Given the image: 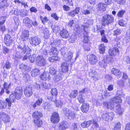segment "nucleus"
<instances>
[{
	"label": "nucleus",
	"mask_w": 130,
	"mask_h": 130,
	"mask_svg": "<svg viewBox=\"0 0 130 130\" xmlns=\"http://www.w3.org/2000/svg\"><path fill=\"white\" fill-rule=\"evenodd\" d=\"M103 105L104 106L106 107L107 108H109L111 109H113L114 107V104L112 102H111V100L109 102H104Z\"/></svg>",
	"instance_id": "5701e85b"
},
{
	"label": "nucleus",
	"mask_w": 130,
	"mask_h": 130,
	"mask_svg": "<svg viewBox=\"0 0 130 130\" xmlns=\"http://www.w3.org/2000/svg\"><path fill=\"white\" fill-rule=\"evenodd\" d=\"M61 44V40L59 39H55L54 40L53 42L51 43V45L52 47H56L58 46Z\"/></svg>",
	"instance_id": "a211bd4d"
},
{
	"label": "nucleus",
	"mask_w": 130,
	"mask_h": 130,
	"mask_svg": "<svg viewBox=\"0 0 130 130\" xmlns=\"http://www.w3.org/2000/svg\"><path fill=\"white\" fill-rule=\"evenodd\" d=\"M56 106L57 107H59V106L61 107L63 105V103L61 102L59 100L57 101H56Z\"/></svg>",
	"instance_id": "680f3d73"
},
{
	"label": "nucleus",
	"mask_w": 130,
	"mask_h": 130,
	"mask_svg": "<svg viewBox=\"0 0 130 130\" xmlns=\"http://www.w3.org/2000/svg\"><path fill=\"white\" fill-rule=\"evenodd\" d=\"M93 122L91 120L85 121L81 124L82 127L83 128L88 127L93 123Z\"/></svg>",
	"instance_id": "b1692460"
},
{
	"label": "nucleus",
	"mask_w": 130,
	"mask_h": 130,
	"mask_svg": "<svg viewBox=\"0 0 130 130\" xmlns=\"http://www.w3.org/2000/svg\"><path fill=\"white\" fill-rule=\"evenodd\" d=\"M48 98L49 100L54 102L57 100L56 96L52 95L51 96H50V97H48Z\"/></svg>",
	"instance_id": "6e6d98bb"
},
{
	"label": "nucleus",
	"mask_w": 130,
	"mask_h": 130,
	"mask_svg": "<svg viewBox=\"0 0 130 130\" xmlns=\"http://www.w3.org/2000/svg\"><path fill=\"white\" fill-rule=\"evenodd\" d=\"M70 110H71L70 109L66 108H64L63 109V113L67 116H68Z\"/></svg>",
	"instance_id": "603ef678"
},
{
	"label": "nucleus",
	"mask_w": 130,
	"mask_h": 130,
	"mask_svg": "<svg viewBox=\"0 0 130 130\" xmlns=\"http://www.w3.org/2000/svg\"><path fill=\"white\" fill-rule=\"evenodd\" d=\"M36 64L40 67L44 66L46 63V59L41 56H39L36 57Z\"/></svg>",
	"instance_id": "423d86ee"
},
{
	"label": "nucleus",
	"mask_w": 130,
	"mask_h": 130,
	"mask_svg": "<svg viewBox=\"0 0 130 130\" xmlns=\"http://www.w3.org/2000/svg\"><path fill=\"white\" fill-rule=\"evenodd\" d=\"M49 51V54L51 56H56L58 53V51H57V48L54 47H52Z\"/></svg>",
	"instance_id": "412c9836"
},
{
	"label": "nucleus",
	"mask_w": 130,
	"mask_h": 130,
	"mask_svg": "<svg viewBox=\"0 0 130 130\" xmlns=\"http://www.w3.org/2000/svg\"><path fill=\"white\" fill-rule=\"evenodd\" d=\"M23 23L25 24L26 26L29 28L32 26V21L28 17H26L23 19Z\"/></svg>",
	"instance_id": "9d476101"
},
{
	"label": "nucleus",
	"mask_w": 130,
	"mask_h": 130,
	"mask_svg": "<svg viewBox=\"0 0 130 130\" xmlns=\"http://www.w3.org/2000/svg\"><path fill=\"white\" fill-rule=\"evenodd\" d=\"M114 117V115L113 112H108L103 113L102 115V118L105 120L108 121H111Z\"/></svg>",
	"instance_id": "39448f33"
},
{
	"label": "nucleus",
	"mask_w": 130,
	"mask_h": 130,
	"mask_svg": "<svg viewBox=\"0 0 130 130\" xmlns=\"http://www.w3.org/2000/svg\"><path fill=\"white\" fill-rule=\"evenodd\" d=\"M122 102V100L121 98L119 97H115L111 100V102H112L113 103H121Z\"/></svg>",
	"instance_id": "bb28decb"
},
{
	"label": "nucleus",
	"mask_w": 130,
	"mask_h": 130,
	"mask_svg": "<svg viewBox=\"0 0 130 130\" xmlns=\"http://www.w3.org/2000/svg\"><path fill=\"white\" fill-rule=\"evenodd\" d=\"M123 60L127 64H130V58L129 56H124L123 58Z\"/></svg>",
	"instance_id": "864d4df0"
},
{
	"label": "nucleus",
	"mask_w": 130,
	"mask_h": 130,
	"mask_svg": "<svg viewBox=\"0 0 130 130\" xmlns=\"http://www.w3.org/2000/svg\"><path fill=\"white\" fill-rule=\"evenodd\" d=\"M8 115L4 112H0V117L4 122H7L8 121Z\"/></svg>",
	"instance_id": "393cba45"
},
{
	"label": "nucleus",
	"mask_w": 130,
	"mask_h": 130,
	"mask_svg": "<svg viewBox=\"0 0 130 130\" xmlns=\"http://www.w3.org/2000/svg\"><path fill=\"white\" fill-rule=\"evenodd\" d=\"M31 40L32 44L35 46L38 45L41 42L40 39L38 37L32 38Z\"/></svg>",
	"instance_id": "4468645a"
},
{
	"label": "nucleus",
	"mask_w": 130,
	"mask_h": 130,
	"mask_svg": "<svg viewBox=\"0 0 130 130\" xmlns=\"http://www.w3.org/2000/svg\"><path fill=\"white\" fill-rule=\"evenodd\" d=\"M68 126V123L66 121H63L60 123L58 128L60 130H64Z\"/></svg>",
	"instance_id": "ddd939ff"
},
{
	"label": "nucleus",
	"mask_w": 130,
	"mask_h": 130,
	"mask_svg": "<svg viewBox=\"0 0 130 130\" xmlns=\"http://www.w3.org/2000/svg\"><path fill=\"white\" fill-rule=\"evenodd\" d=\"M111 72L112 74L116 75H120L121 74V72L119 70L114 68L112 69Z\"/></svg>",
	"instance_id": "72a5a7b5"
},
{
	"label": "nucleus",
	"mask_w": 130,
	"mask_h": 130,
	"mask_svg": "<svg viewBox=\"0 0 130 130\" xmlns=\"http://www.w3.org/2000/svg\"><path fill=\"white\" fill-rule=\"evenodd\" d=\"M62 75L61 73H59L54 77V81L56 82H58L61 79Z\"/></svg>",
	"instance_id": "473e14b6"
},
{
	"label": "nucleus",
	"mask_w": 130,
	"mask_h": 130,
	"mask_svg": "<svg viewBox=\"0 0 130 130\" xmlns=\"http://www.w3.org/2000/svg\"><path fill=\"white\" fill-rule=\"evenodd\" d=\"M8 34H7L5 36V37L4 39V43L7 46V45L8 43Z\"/></svg>",
	"instance_id": "13d9d810"
},
{
	"label": "nucleus",
	"mask_w": 130,
	"mask_h": 130,
	"mask_svg": "<svg viewBox=\"0 0 130 130\" xmlns=\"http://www.w3.org/2000/svg\"><path fill=\"white\" fill-rule=\"evenodd\" d=\"M105 48L104 45L103 44H101L99 46L100 52V53L103 54L105 50Z\"/></svg>",
	"instance_id": "a19ab883"
},
{
	"label": "nucleus",
	"mask_w": 130,
	"mask_h": 130,
	"mask_svg": "<svg viewBox=\"0 0 130 130\" xmlns=\"http://www.w3.org/2000/svg\"><path fill=\"white\" fill-rule=\"evenodd\" d=\"M24 79L25 80L27 81L30 79V77L29 75L27 73H23V74Z\"/></svg>",
	"instance_id": "a18cd8bd"
},
{
	"label": "nucleus",
	"mask_w": 130,
	"mask_h": 130,
	"mask_svg": "<svg viewBox=\"0 0 130 130\" xmlns=\"http://www.w3.org/2000/svg\"><path fill=\"white\" fill-rule=\"evenodd\" d=\"M89 74L93 78V79L96 81L99 78V75L95 70L91 69V71L90 72Z\"/></svg>",
	"instance_id": "9b49d317"
},
{
	"label": "nucleus",
	"mask_w": 130,
	"mask_h": 130,
	"mask_svg": "<svg viewBox=\"0 0 130 130\" xmlns=\"http://www.w3.org/2000/svg\"><path fill=\"white\" fill-rule=\"evenodd\" d=\"M34 122L39 127H40L42 124L41 120L39 119L34 120Z\"/></svg>",
	"instance_id": "37998d69"
},
{
	"label": "nucleus",
	"mask_w": 130,
	"mask_h": 130,
	"mask_svg": "<svg viewBox=\"0 0 130 130\" xmlns=\"http://www.w3.org/2000/svg\"><path fill=\"white\" fill-rule=\"evenodd\" d=\"M90 11H91V10H89L87 9H85L82 11V13L84 14H89L90 13Z\"/></svg>",
	"instance_id": "774afa93"
},
{
	"label": "nucleus",
	"mask_w": 130,
	"mask_h": 130,
	"mask_svg": "<svg viewBox=\"0 0 130 130\" xmlns=\"http://www.w3.org/2000/svg\"><path fill=\"white\" fill-rule=\"evenodd\" d=\"M40 70L37 68L33 69L31 72V75L33 77L37 76L40 73Z\"/></svg>",
	"instance_id": "a878e982"
},
{
	"label": "nucleus",
	"mask_w": 130,
	"mask_h": 130,
	"mask_svg": "<svg viewBox=\"0 0 130 130\" xmlns=\"http://www.w3.org/2000/svg\"><path fill=\"white\" fill-rule=\"evenodd\" d=\"M29 36L28 34L22 33L21 36V38L23 41L18 47L19 49L23 50V52L26 54H28L31 51V50L30 48L26 45V40L28 39Z\"/></svg>",
	"instance_id": "f257e3e1"
},
{
	"label": "nucleus",
	"mask_w": 130,
	"mask_h": 130,
	"mask_svg": "<svg viewBox=\"0 0 130 130\" xmlns=\"http://www.w3.org/2000/svg\"><path fill=\"white\" fill-rule=\"evenodd\" d=\"M114 21V18L112 15L106 14L102 17V23L103 26H107L111 24Z\"/></svg>",
	"instance_id": "f03ea898"
},
{
	"label": "nucleus",
	"mask_w": 130,
	"mask_h": 130,
	"mask_svg": "<svg viewBox=\"0 0 130 130\" xmlns=\"http://www.w3.org/2000/svg\"><path fill=\"white\" fill-rule=\"evenodd\" d=\"M42 56L43 57H47L48 56V52L47 50L46 49L43 50L42 53Z\"/></svg>",
	"instance_id": "8fccbe9b"
},
{
	"label": "nucleus",
	"mask_w": 130,
	"mask_h": 130,
	"mask_svg": "<svg viewBox=\"0 0 130 130\" xmlns=\"http://www.w3.org/2000/svg\"><path fill=\"white\" fill-rule=\"evenodd\" d=\"M7 0H3L0 2V9L3 8L4 6H7Z\"/></svg>",
	"instance_id": "ea45409f"
},
{
	"label": "nucleus",
	"mask_w": 130,
	"mask_h": 130,
	"mask_svg": "<svg viewBox=\"0 0 130 130\" xmlns=\"http://www.w3.org/2000/svg\"><path fill=\"white\" fill-rule=\"evenodd\" d=\"M20 14L21 17H23L28 15V11L26 10H21L20 12Z\"/></svg>",
	"instance_id": "c9c22d12"
},
{
	"label": "nucleus",
	"mask_w": 130,
	"mask_h": 130,
	"mask_svg": "<svg viewBox=\"0 0 130 130\" xmlns=\"http://www.w3.org/2000/svg\"><path fill=\"white\" fill-rule=\"evenodd\" d=\"M107 62L106 59L104 58L102 60L99 62V65L101 67L105 68L107 66Z\"/></svg>",
	"instance_id": "cd10ccee"
},
{
	"label": "nucleus",
	"mask_w": 130,
	"mask_h": 130,
	"mask_svg": "<svg viewBox=\"0 0 130 130\" xmlns=\"http://www.w3.org/2000/svg\"><path fill=\"white\" fill-rule=\"evenodd\" d=\"M9 107L11 106V103L13 102L15 98L14 93H12L10 94L9 97Z\"/></svg>",
	"instance_id": "c85d7f7f"
},
{
	"label": "nucleus",
	"mask_w": 130,
	"mask_h": 130,
	"mask_svg": "<svg viewBox=\"0 0 130 130\" xmlns=\"http://www.w3.org/2000/svg\"><path fill=\"white\" fill-rule=\"evenodd\" d=\"M43 102V99L42 98H38L36 101V104L39 106Z\"/></svg>",
	"instance_id": "69168bd1"
},
{
	"label": "nucleus",
	"mask_w": 130,
	"mask_h": 130,
	"mask_svg": "<svg viewBox=\"0 0 130 130\" xmlns=\"http://www.w3.org/2000/svg\"><path fill=\"white\" fill-rule=\"evenodd\" d=\"M89 61L91 64H95L98 61V59L94 55L91 54L89 56Z\"/></svg>",
	"instance_id": "f8f14e48"
},
{
	"label": "nucleus",
	"mask_w": 130,
	"mask_h": 130,
	"mask_svg": "<svg viewBox=\"0 0 130 130\" xmlns=\"http://www.w3.org/2000/svg\"><path fill=\"white\" fill-rule=\"evenodd\" d=\"M89 108V104L88 103H84L80 107V109L83 112L86 113Z\"/></svg>",
	"instance_id": "2eb2a0df"
},
{
	"label": "nucleus",
	"mask_w": 130,
	"mask_h": 130,
	"mask_svg": "<svg viewBox=\"0 0 130 130\" xmlns=\"http://www.w3.org/2000/svg\"><path fill=\"white\" fill-rule=\"evenodd\" d=\"M106 61L107 60L108 62L112 63L113 61V58L110 56L106 57L105 58Z\"/></svg>",
	"instance_id": "0e129e2a"
},
{
	"label": "nucleus",
	"mask_w": 130,
	"mask_h": 130,
	"mask_svg": "<svg viewBox=\"0 0 130 130\" xmlns=\"http://www.w3.org/2000/svg\"><path fill=\"white\" fill-rule=\"evenodd\" d=\"M79 11V7H76L74 10L68 13V15L72 17H74L76 14H78Z\"/></svg>",
	"instance_id": "f3484780"
},
{
	"label": "nucleus",
	"mask_w": 130,
	"mask_h": 130,
	"mask_svg": "<svg viewBox=\"0 0 130 130\" xmlns=\"http://www.w3.org/2000/svg\"><path fill=\"white\" fill-rule=\"evenodd\" d=\"M61 67L62 68L61 70L63 72H66L68 71V65L66 62H63Z\"/></svg>",
	"instance_id": "4be33fe9"
},
{
	"label": "nucleus",
	"mask_w": 130,
	"mask_h": 130,
	"mask_svg": "<svg viewBox=\"0 0 130 130\" xmlns=\"http://www.w3.org/2000/svg\"><path fill=\"white\" fill-rule=\"evenodd\" d=\"M60 58L57 56H52L48 58V60L50 62H55L60 59Z\"/></svg>",
	"instance_id": "2f4dec72"
},
{
	"label": "nucleus",
	"mask_w": 130,
	"mask_h": 130,
	"mask_svg": "<svg viewBox=\"0 0 130 130\" xmlns=\"http://www.w3.org/2000/svg\"><path fill=\"white\" fill-rule=\"evenodd\" d=\"M57 71L53 67H50L49 69V72L51 74L53 75L55 74Z\"/></svg>",
	"instance_id": "c03bdc74"
},
{
	"label": "nucleus",
	"mask_w": 130,
	"mask_h": 130,
	"mask_svg": "<svg viewBox=\"0 0 130 130\" xmlns=\"http://www.w3.org/2000/svg\"><path fill=\"white\" fill-rule=\"evenodd\" d=\"M36 58V55L35 54H33L32 55H30L28 56L29 60L31 63L33 62L34 61Z\"/></svg>",
	"instance_id": "3c124183"
},
{
	"label": "nucleus",
	"mask_w": 130,
	"mask_h": 130,
	"mask_svg": "<svg viewBox=\"0 0 130 130\" xmlns=\"http://www.w3.org/2000/svg\"><path fill=\"white\" fill-rule=\"evenodd\" d=\"M84 39L83 42L85 43H87L88 41V37L87 35V33H84Z\"/></svg>",
	"instance_id": "49530a36"
},
{
	"label": "nucleus",
	"mask_w": 130,
	"mask_h": 130,
	"mask_svg": "<svg viewBox=\"0 0 130 130\" xmlns=\"http://www.w3.org/2000/svg\"><path fill=\"white\" fill-rule=\"evenodd\" d=\"M62 55L63 56V58L66 61L70 60L73 56L72 52L68 51L65 47L62 48L60 50Z\"/></svg>",
	"instance_id": "7ed1b4c3"
},
{
	"label": "nucleus",
	"mask_w": 130,
	"mask_h": 130,
	"mask_svg": "<svg viewBox=\"0 0 130 130\" xmlns=\"http://www.w3.org/2000/svg\"><path fill=\"white\" fill-rule=\"evenodd\" d=\"M93 22V21L92 20L89 19L87 20V24H88V25L85 23L83 25H81V28L83 30L84 32H87V31H88L89 30V25H92Z\"/></svg>",
	"instance_id": "6e6552de"
},
{
	"label": "nucleus",
	"mask_w": 130,
	"mask_h": 130,
	"mask_svg": "<svg viewBox=\"0 0 130 130\" xmlns=\"http://www.w3.org/2000/svg\"><path fill=\"white\" fill-rule=\"evenodd\" d=\"M22 88L21 87H19L16 88L15 93H14L15 99L18 100L21 98L22 94Z\"/></svg>",
	"instance_id": "1a4fd4ad"
},
{
	"label": "nucleus",
	"mask_w": 130,
	"mask_h": 130,
	"mask_svg": "<svg viewBox=\"0 0 130 130\" xmlns=\"http://www.w3.org/2000/svg\"><path fill=\"white\" fill-rule=\"evenodd\" d=\"M117 2L118 3L120 4H125L126 0H114Z\"/></svg>",
	"instance_id": "e2e57ef3"
},
{
	"label": "nucleus",
	"mask_w": 130,
	"mask_h": 130,
	"mask_svg": "<svg viewBox=\"0 0 130 130\" xmlns=\"http://www.w3.org/2000/svg\"><path fill=\"white\" fill-rule=\"evenodd\" d=\"M50 118L51 121L54 124L57 123L60 121V117L59 114L56 112H54L53 113Z\"/></svg>",
	"instance_id": "20e7f679"
},
{
	"label": "nucleus",
	"mask_w": 130,
	"mask_h": 130,
	"mask_svg": "<svg viewBox=\"0 0 130 130\" xmlns=\"http://www.w3.org/2000/svg\"><path fill=\"white\" fill-rule=\"evenodd\" d=\"M93 123L94 126L96 127L95 130H104L102 128L99 127L98 124L95 121H93Z\"/></svg>",
	"instance_id": "79ce46f5"
},
{
	"label": "nucleus",
	"mask_w": 130,
	"mask_h": 130,
	"mask_svg": "<svg viewBox=\"0 0 130 130\" xmlns=\"http://www.w3.org/2000/svg\"><path fill=\"white\" fill-rule=\"evenodd\" d=\"M78 91L77 90H75L72 91L70 94V97L71 98H75L78 94Z\"/></svg>",
	"instance_id": "e433bc0d"
},
{
	"label": "nucleus",
	"mask_w": 130,
	"mask_h": 130,
	"mask_svg": "<svg viewBox=\"0 0 130 130\" xmlns=\"http://www.w3.org/2000/svg\"><path fill=\"white\" fill-rule=\"evenodd\" d=\"M3 85L4 89L6 90V93L8 94V86L7 85V83L6 82H4Z\"/></svg>",
	"instance_id": "052dcab7"
},
{
	"label": "nucleus",
	"mask_w": 130,
	"mask_h": 130,
	"mask_svg": "<svg viewBox=\"0 0 130 130\" xmlns=\"http://www.w3.org/2000/svg\"><path fill=\"white\" fill-rule=\"evenodd\" d=\"M106 5L102 3L98 4L97 6V9L98 11H104L106 10Z\"/></svg>",
	"instance_id": "dca6fc26"
},
{
	"label": "nucleus",
	"mask_w": 130,
	"mask_h": 130,
	"mask_svg": "<svg viewBox=\"0 0 130 130\" xmlns=\"http://www.w3.org/2000/svg\"><path fill=\"white\" fill-rule=\"evenodd\" d=\"M19 68L22 70L23 69H24L25 70L28 71V66L26 64H24L23 63H21L19 65Z\"/></svg>",
	"instance_id": "58836bf2"
},
{
	"label": "nucleus",
	"mask_w": 130,
	"mask_h": 130,
	"mask_svg": "<svg viewBox=\"0 0 130 130\" xmlns=\"http://www.w3.org/2000/svg\"><path fill=\"white\" fill-rule=\"evenodd\" d=\"M33 92L32 88L30 86L26 87L24 90L25 95L28 98L30 97L32 95Z\"/></svg>",
	"instance_id": "0eeeda50"
},
{
	"label": "nucleus",
	"mask_w": 130,
	"mask_h": 130,
	"mask_svg": "<svg viewBox=\"0 0 130 130\" xmlns=\"http://www.w3.org/2000/svg\"><path fill=\"white\" fill-rule=\"evenodd\" d=\"M40 18L41 19V20L42 21V22L43 23V24H45V22H47L48 20L46 17L43 18L42 16H40Z\"/></svg>",
	"instance_id": "bf43d9fd"
},
{
	"label": "nucleus",
	"mask_w": 130,
	"mask_h": 130,
	"mask_svg": "<svg viewBox=\"0 0 130 130\" xmlns=\"http://www.w3.org/2000/svg\"><path fill=\"white\" fill-rule=\"evenodd\" d=\"M117 84L121 87H123L124 85V81L123 80H121L117 82Z\"/></svg>",
	"instance_id": "4d7b16f0"
},
{
	"label": "nucleus",
	"mask_w": 130,
	"mask_h": 130,
	"mask_svg": "<svg viewBox=\"0 0 130 130\" xmlns=\"http://www.w3.org/2000/svg\"><path fill=\"white\" fill-rule=\"evenodd\" d=\"M119 50L117 48L115 47L110 49L109 51V53L110 56H112L116 55L119 52Z\"/></svg>",
	"instance_id": "6ab92c4d"
},
{
	"label": "nucleus",
	"mask_w": 130,
	"mask_h": 130,
	"mask_svg": "<svg viewBox=\"0 0 130 130\" xmlns=\"http://www.w3.org/2000/svg\"><path fill=\"white\" fill-rule=\"evenodd\" d=\"M68 116H69V117H71L72 118H74L75 117V114L71 110L70 111V112H69V113L68 115Z\"/></svg>",
	"instance_id": "338daca9"
},
{
	"label": "nucleus",
	"mask_w": 130,
	"mask_h": 130,
	"mask_svg": "<svg viewBox=\"0 0 130 130\" xmlns=\"http://www.w3.org/2000/svg\"><path fill=\"white\" fill-rule=\"evenodd\" d=\"M60 35L63 38H67L69 36V33H60Z\"/></svg>",
	"instance_id": "5fc2aeb1"
},
{
	"label": "nucleus",
	"mask_w": 130,
	"mask_h": 130,
	"mask_svg": "<svg viewBox=\"0 0 130 130\" xmlns=\"http://www.w3.org/2000/svg\"><path fill=\"white\" fill-rule=\"evenodd\" d=\"M85 97L82 94H80L78 96L77 100L79 103H84L85 101Z\"/></svg>",
	"instance_id": "c756f323"
},
{
	"label": "nucleus",
	"mask_w": 130,
	"mask_h": 130,
	"mask_svg": "<svg viewBox=\"0 0 130 130\" xmlns=\"http://www.w3.org/2000/svg\"><path fill=\"white\" fill-rule=\"evenodd\" d=\"M116 111L118 114L121 115L123 111V109L121 107L120 105H117L116 106Z\"/></svg>",
	"instance_id": "7c9ffc66"
},
{
	"label": "nucleus",
	"mask_w": 130,
	"mask_h": 130,
	"mask_svg": "<svg viewBox=\"0 0 130 130\" xmlns=\"http://www.w3.org/2000/svg\"><path fill=\"white\" fill-rule=\"evenodd\" d=\"M121 125L120 122L116 123L114 126V130H120Z\"/></svg>",
	"instance_id": "f704fd0d"
},
{
	"label": "nucleus",
	"mask_w": 130,
	"mask_h": 130,
	"mask_svg": "<svg viewBox=\"0 0 130 130\" xmlns=\"http://www.w3.org/2000/svg\"><path fill=\"white\" fill-rule=\"evenodd\" d=\"M7 106V103L5 102H3L1 101H0V109H3L6 108Z\"/></svg>",
	"instance_id": "4c0bfd02"
},
{
	"label": "nucleus",
	"mask_w": 130,
	"mask_h": 130,
	"mask_svg": "<svg viewBox=\"0 0 130 130\" xmlns=\"http://www.w3.org/2000/svg\"><path fill=\"white\" fill-rule=\"evenodd\" d=\"M125 11L124 10H121L118 12L117 15L119 17H122L124 14L125 13Z\"/></svg>",
	"instance_id": "09e8293b"
},
{
	"label": "nucleus",
	"mask_w": 130,
	"mask_h": 130,
	"mask_svg": "<svg viewBox=\"0 0 130 130\" xmlns=\"http://www.w3.org/2000/svg\"><path fill=\"white\" fill-rule=\"evenodd\" d=\"M51 93L52 95L56 96L58 94L57 90L55 88H53L52 89Z\"/></svg>",
	"instance_id": "de8ad7c7"
},
{
	"label": "nucleus",
	"mask_w": 130,
	"mask_h": 130,
	"mask_svg": "<svg viewBox=\"0 0 130 130\" xmlns=\"http://www.w3.org/2000/svg\"><path fill=\"white\" fill-rule=\"evenodd\" d=\"M32 116L34 119H38L41 117L42 115L41 112L37 111L33 113Z\"/></svg>",
	"instance_id": "aec40b11"
}]
</instances>
